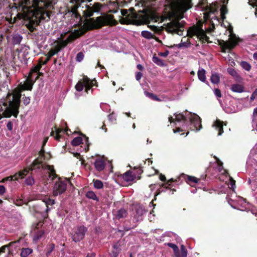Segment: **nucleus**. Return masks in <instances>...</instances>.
Listing matches in <instances>:
<instances>
[{
    "instance_id": "f03ea898",
    "label": "nucleus",
    "mask_w": 257,
    "mask_h": 257,
    "mask_svg": "<svg viewBox=\"0 0 257 257\" xmlns=\"http://www.w3.org/2000/svg\"><path fill=\"white\" fill-rule=\"evenodd\" d=\"M35 81L31 75L28 77L24 84H20L19 88L15 89L12 93L9 92L7 96L8 102H4L3 105L6 106V109L3 112L4 117H10L13 115L17 117L19 113L20 99L22 96L21 92L24 90H31Z\"/></svg>"
},
{
    "instance_id": "2eb2a0df",
    "label": "nucleus",
    "mask_w": 257,
    "mask_h": 257,
    "mask_svg": "<svg viewBox=\"0 0 257 257\" xmlns=\"http://www.w3.org/2000/svg\"><path fill=\"white\" fill-rule=\"evenodd\" d=\"M168 246L173 249L174 253L176 257H187V251L184 245H181L180 251L178 247L174 243H168Z\"/></svg>"
},
{
    "instance_id": "473e14b6",
    "label": "nucleus",
    "mask_w": 257,
    "mask_h": 257,
    "mask_svg": "<svg viewBox=\"0 0 257 257\" xmlns=\"http://www.w3.org/2000/svg\"><path fill=\"white\" fill-rule=\"evenodd\" d=\"M142 36L148 39H155L158 40V38L155 37L152 33L147 31H143L142 32Z\"/></svg>"
},
{
    "instance_id": "09e8293b",
    "label": "nucleus",
    "mask_w": 257,
    "mask_h": 257,
    "mask_svg": "<svg viewBox=\"0 0 257 257\" xmlns=\"http://www.w3.org/2000/svg\"><path fill=\"white\" fill-rule=\"evenodd\" d=\"M213 92H214V94L216 96L217 99L219 101V103L221 104V100L219 99L222 96L221 91L218 88H215L213 90Z\"/></svg>"
},
{
    "instance_id": "79ce46f5",
    "label": "nucleus",
    "mask_w": 257,
    "mask_h": 257,
    "mask_svg": "<svg viewBox=\"0 0 257 257\" xmlns=\"http://www.w3.org/2000/svg\"><path fill=\"white\" fill-rule=\"evenodd\" d=\"M134 170L136 171V172L134 174H136V178L139 180L141 178V175L143 173L142 168L140 166L138 167H135Z\"/></svg>"
},
{
    "instance_id": "393cba45",
    "label": "nucleus",
    "mask_w": 257,
    "mask_h": 257,
    "mask_svg": "<svg viewBox=\"0 0 257 257\" xmlns=\"http://www.w3.org/2000/svg\"><path fill=\"white\" fill-rule=\"evenodd\" d=\"M122 178L126 182H131L136 178V175L135 174H133L131 171L128 170L123 174Z\"/></svg>"
},
{
    "instance_id": "69168bd1",
    "label": "nucleus",
    "mask_w": 257,
    "mask_h": 257,
    "mask_svg": "<svg viewBox=\"0 0 257 257\" xmlns=\"http://www.w3.org/2000/svg\"><path fill=\"white\" fill-rule=\"evenodd\" d=\"M169 51L168 50H166L164 52L159 53V55L162 57H166L169 55Z\"/></svg>"
},
{
    "instance_id": "864d4df0",
    "label": "nucleus",
    "mask_w": 257,
    "mask_h": 257,
    "mask_svg": "<svg viewBox=\"0 0 257 257\" xmlns=\"http://www.w3.org/2000/svg\"><path fill=\"white\" fill-rule=\"evenodd\" d=\"M108 118L109 120L112 123H115L116 119L115 114L112 112L109 115H108Z\"/></svg>"
},
{
    "instance_id": "6ab92c4d",
    "label": "nucleus",
    "mask_w": 257,
    "mask_h": 257,
    "mask_svg": "<svg viewBox=\"0 0 257 257\" xmlns=\"http://www.w3.org/2000/svg\"><path fill=\"white\" fill-rule=\"evenodd\" d=\"M121 251V245L119 241L115 242L108 252L109 257H118Z\"/></svg>"
},
{
    "instance_id": "3c124183",
    "label": "nucleus",
    "mask_w": 257,
    "mask_h": 257,
    "mask_svg": "<svg viewBox=\"0 0 257 257\" xmlns=\"http://www.w3.org/2000/svg\"><path fill=\"white\" fill-rule=\"evenodd\" d=\"M44 234V230H38L36 232L34 239L37 240H39L43 236Z\"/></svg>"
},
{
    "instance_id": "37998d69",
    "label": "nucleus",
    "mask_w": 257,
    "mask_h": 257,
    "mask_svg": "<svg viewBox=\"0 0 257 257\" xmlns=\"http://www.w3.org/2000/svg\"><path fill=\"white\" fill-rule=\"evenodd\" d=\"M210 80L212 83L217 84L220 81V77L218 74L213 73L211 75Z\"/></svg>"
},
{
    "instance_id": "b1692460",
    "label": "nucleus",
    "mask_w": 257,
    "mask_h": 257,
    "mask_svg": "<svg viewBox=\"0 0 257 257\" xmlns=\"http://www.w3.org/2000/svg\"><path fill=\"white\" fill-rule=\"evenodd\" d=\"M78 5L73 6L71 9H67V14H71L72 17H74L76 19H81L80 15L78 12L77 9L78 8Z\"/></svg>"
},
{
    "instance_id": "e433bc0d",
    "label": "nucleus",
    "mask_w": 257,
    "mask_h": 257,
    "mask_svg": "<svg viewBox=\"0 0 257 257\" xmlns=\"http://www.w3.org/2000/svg\"><path fill=\"white\" fill-rule=\"evenodd\" d=\"M41 67V64H37L36 66H34L31 69L29 75H31V77H33V73L39 72L40 70Z\"/></svg>"
},
{
    "instance_id": "ddd939ff",
    "label": "nucleus",
    "mask_w": 257,
    "mask_h": 257,
    "mask_svg": "<svg viewBox=\"0 0 257 257\" xmlns=\"http://www.w3.org/2000/svg\"><path fill=\"white\" fill-rule=\"evenodd\" d=\"M134 9L132 8V11L129 12L126 9H122L121 11V15L125 17L124 20H122L121 24H128L132 23L135 19L138 18V14L134 12Z\"/></svg>"
},
{
    "instance_id": "680f3d73",
    "label": "nucleus",
    "mask_w": 257,
    "mask_h": 257,
    "mask_svg": "<svg viewBox=\"0 0 257 257\" xmlns=\"http://www.w3.org/2000/svg\"><path fill=\"white\" fill-rule=\"evenodd\" d=\"M80 135H82L85 138V141H86V143L87 145H86V146L85 147L84 149L85 152H87L89 150V144H88V137H86L84 135H83L82 133H81Z\"/></svg>"
},
{
    "instance_id": "4c0bfd02",
    "label": "nucleus",
    "mask_w": 257,
    "mask_h": 257,
    "mask_svg": "<svg viewBox=\"0 0 257 257\" xmlns=\"http://www.w3.org/2000/svg\"><path fill=\"white\" fill-rule=\"evenodd\" d=\"M93 183L94 188L97 189H100L103 188V183L99 180L93 179Z\"/></svg>"
},
{
    "instance_id": "13d9d810",
    "label": "nucleus",
    "mask_w": 257,
    "mask_h": 257,
    "mask_svg": "<svg viewBox=\"0 0 257 257\" xmlns=\"http://www.w3.org/2000/svg\"><path fill=\"white\" fill-rule=\"evenodd\" d=\"M239 201H240L241 203L242 208H238V209L241 210H244V209H245L246 204V202L244 201V200L243 199H242V198H239Z\"/></svg>"
},
{
    "instance_id": "9d476101",
    "label": "nucleus",
    "mask_w": 257,
    "mask_h": 257,
    "mask_svg": "<svg viewBox=\"0 0 257 257\" xmlns=\"http://www.w3.org/2000/svg\"><path fill=\"white\" fill-rule=\"evenodd\" d=\"M186 114H188V124L190 125V129L192 131H199L202 127L201 120L199 116L196 113H192L186 111Z\"/></svg>"
},
{
    "instance_id": "bb28decb",
    "label": "nucleus",
    "mask_w": 257,
    "mask_h": 257,
    "mask_svg": "<svg viewBox=\"0 0 257 257\" xmlns=\"http://www.w3.org/2000/svg\"><path fill=\"white\" fill-rule=\"evenodd\" d=\"M60 52V49H56L55 47L54 49L50 50L45 55L47 56L46 60L44 61V64H47L50 60L51 58L55 54Z\"/></svg>"
},
{
    "instance_id": "0eeeda50",
    "label": "nucleus",
    "mask_w": 257,
    "mask_h": 257,
    "mask_svg": "<svg viewBox=\"0 0 257 257\" xmlns=\"http://www.w3.org/2000/svg\"><path fill=\"white\" fill-rule=\"evenodd\" d=\"M96 80L95 79L90 80L87 76L83 75V78L80 79L76 84L75 88L76 90L79 92L83 90L84 87L85 88V91L88 93V91L93 86H96Z\"/></svg>"
},
{
    "instance_id": "c756f323",
    "label": "nucleus",
    "mask_w": 257,
    "mask_h": 257,
    "mask_svg": "<svg viewBox=\"0 0 257 257\" xmlns=\"http://www.w3.org/2000/svg\"><path fill=\"white\" fill-rule=\"evenodd\" d=\"M55 131L56 132V136L55 137V139L57 141H59L60 139L62 138L60 133H67L68 131H70L68 128H67L66 130H63L61 128H57L55 126Z\"/></svg>"
},
{
    "instance_id": "2f4dec72",
    "label": "nucleus",
    "mask_w": 257,
    "mask_h": 257,
    "mask_svg": "<svg viewBox=\"0 0 257 257\" xmlns=\"http://www.w3.org/2000/svg\"><path fill=\"white\" fill-rule=\"evenodd\" d=\"M33 249L31 248H22L21 249L20 256L21 257H27L29 254L33 252Z\"/></svg>"
},
{
    "instance_id": "338daca9",
    "label": "nucleus",
    "mask_w": 257,
    "mask_h": 257,
    "mask_svg": "<svg viewBox=\"0 0 257 257\" xmlns=\"http://www.w3.org/2000/svg\"><path fill=\"white\" fill-rule=\"evenodd\" d=\"M143 76V74L141 72H137L136 74V79L137 80L139 81L142 77Z\"/></svg>"
},
{
    "instance_id": "a18cd8bd",
    "label": "nucleus",
    "mask_w": 257,
    "mask_h": 257,
    "mask_svg": "<svg viewBox=\"0 0 257 257\" xmlns=\"http://www.w3.org/2000/svg\"><path fill=\"white\" fill-rule=\"evenodd\" d=\"M153 61L159 66H164L165 65L163 61L155 55L153 57Z\"/></svg>"
},
{
    "instance_id": "0e129e2a",
    "label": "nucleus",
    "mask_w": 257,
    "mask_h": 257,
    "mask_svg": "<svg viewBox=\"0 0 257 257\" xmlns=\"http://www.w3.org/2000/svg\"><path fill=\"white\" fill-rule=\"evenodd\" d=\"M257 97V89H256L252 93L250 97V101L254 100Z\"/></svg>"
},
{
    "instance_id": "20e7f679",
    "label": "nucleus",
    "mask_w": 257,
    "mask_h": 257,
    "mask_svg": "<svg viewBox=\"0 0 257 257\" xmlns=\"http://www.w3.org/2000/svg\"><path fill=\"white\" fill-rule=\"evenodd\" d=\"M210 33L212 31V28H214L215 25L218 26L225 19V14L227 12L226 7L222 6L221 3L210 4Z\"/></svg>"
},
{
    "instance_id": "bf43d9fd",
    "label": "nucleus",
    "mask_w": 257,
    "mask_h": 257,
    "mask_svg": "<svg viewBox=\"0 0 257 257\" xmlns=\"http://www.w3.org/2000/svg\"><path fill=\"white\" fill-rule=\"evenodd\" d=\"M30 97L24 96L23 97V102L25 105H28L30 103Z\"/></svg>"
},
{
    "instance_id": "c9c22d12",
    "label": "nucleus",
    "mask_w": 257,
    "mask_h": 257,
    "mask_svg": "<svg viewBox=\"0 0 257 257\" xmlns=\"http://www.w3.org/2000/svg\"><path fill=\"white\" fill-rule=\"evenodd\" d=\"M86 197L90 199H92L96 201H99L98 198L97 197L95 193L92 191H89L86 194Z\"/></svg>"
},
{
    "instance_id": "a878e982",
    "label": "nucleus",
    "mask_w": 257,
    "mask_h": 257,
    "mask_svg": "<svg viewBox=\"0 0 257 257\" xmlns=\"http://www.w3.org/2000/svg\"><path fill=\"white\" fill-rule=\"evenodd\" d=\"M227 71V72L233 77L235 81L240 82L242 80V77L232 68H228Z\"/></svg>"
},
{
    "instance_id": "8fccbe9b",
    "label": "nucleus",
    "mask_w": 257,
    "mask_h": 257,
    "mask_svg": "<svg viewBox=\"0 0 257 257\" xmlns=\"http://www.w3.org/2000/svg\"><path fill=\"white\" fill-rule=\"evenodd\" d=\"M225 60L228 63V65L231 67L234 66L235 64L233 59L229 55L226 57H225Z\"/></svg>"
},
{
    "instance_id": "4468645a",
    "label": "nucleus",
    "mask_w": 257,
    "mask_h": 257,
    "mask_svg": "<svg viewBox=\"0 0 257 257\" xmlns=\"http://www.w3.org/2000/svg\"><path fill=\"white\" fill-rule=\"evenodd\" d=\"M30 171H31L29 169V167H26L24 168L23 170L15 173L14 175L10 176L4 178L1 182L2 183H5L6 181H17L20 178H24Z\"/></svg>"
},
{
    "instance_id": "7ed1b4c3",
    "label": "nucleus",
    "mask_w": 257,
    "mask_h": 257,
    "mask_svg": "<svg viewBox=\"0 0 257 257\" xmlns=\"http://www.w3.org/2000/svg\"><path fill=\"white\" fill-rule=\"evenodd\" d=\"M107 20L103 16L97 17L95 19L90 18L84 22L83 28L78 30L70 31L71 34L66 39L68 44L73 42L77 38L90 30L99 29L108 25Z\"/></svg>"
},
{
    "instance_id": "423d86ee",
    "label": "nucleus",
    "mask_w": 257,
    "mask_h": 257,
    "mask_svg": "<svg viewBox=\"0 0 257 257\" xmlns=\"http://www.w3.org/2000/svg\"><path fill=\"white\" fill-rule=\"evenodd\" d=\"M39 157L33 161L30 167H29L31 172V174L34 170L45 168V165L43 164V161L49 160L51 158V154L50 153H45L43 147L39 152Z\"/></svg>"
},
{
    "instance_id": "cd10ccee",
    "label": "nucleus",
    "mask_w": 257,
    "mask_h": 257,
    "mask_svg": "<svg viewBox=\"0 0 257 257\" xmlns=\"http://www.w3.org/2000/svg\"><path fill=\"white\" fill-rule=\"evenodd\" d=\"M94 11L93 10V8H91L89 6H87V9L83 11L84 17L86 18L85 22L86 20L89 19L91 18L90 17L92 16L94 14ZM95 19L94 18H93Z\"/></svg>"
},
{
    "instance_id": "052dcab7",
    "label": "nucleus",
    "mask_w": 257,
    "mask_h": 257,
    "mask_svg": "<svg viewBox=\"0 0 257 257\" xmlns=\"http://www.w3.org/2000/svg\"><path fill=\"white\" fill-rule=\"evenodd\" d=\"M91 8H93L94 12H97L100 9V4L99 3H95Z\"/></svg>"
},
{
    "instance_id": "5fc2aeb1",
    "label": "nucleus",
    "mask_w": 257,
    "mask_h": 257,
    "mask_svg": "<svg viewBox=\"0 0 257 257\" xmlns=\"http://www.w3.org/2000/svg\"><path fill=\"white\" fill-rule=\"evenodd\" d=\"M84 55L82 52L77 53L76 57V60L77 62H81L84 58Z\"/></svg>"
},
{
    "instance_id": "e2e57ef3",
    "label": "nucleus",
    "mask_w": 257,
    "mask_h": 257,
    "mask_svg": "<svg viewBox=\"0 0 257 257\" xmlns=\"http://www.w3.org/2000/svg\"><path fill=\"white\" fill-rule=\"evenodd\" d=\"M255 117H257V107H255L254 109H253V114H252V126L253 127V125L255 123Z\"/></svg>"
},
{
    "instance_id": "72a5a7b5",
    "label": "nucleus",
    "mask_w": 257,
    "mask_h": 257,
    "mask_svg": "<svg viewBox=\"0 0 257 257\" xmlns=\"http://www.w3.org/2000/svg\"><path fill=\"white\" fill-rule=\"evenodd\" d=\"M44 202L45 203V205L47 207V208L46 209L47 213L50 210V208H49V205H53L55 204V201L54 199H50L49 198H46L44 200Z\"/></svg>"
},
{
    "instance_id": "c85d7f7f",
    "label": "nucleus",
    "mask_w": 257,
    "mask_h": 257,
    "mask_svg": "<svg viewBox=\"0 0 257 257\" xmlns=\"http://www.w3.org/2000/svg\"><path fill=\"white\" fill-rule=\"evenodd\" d=\"M230 89L233 92L237 93H241L244 91V87L238 84H234L231 85Z\"/></svg>"
},
{
    "instance_id": "f8f14e48",
    "label": "nucleus",
    "mask_w": 257,
    "mask_h": 257,
    "mask_svg": "<svg viewBox=\"0 0 257 257\" xmlns=\"http://www.w3.org/2000/svg\"><path fill=\"white\" fill-rule=\"evenodd\" d=\"M177 179L171 178L168 180L165 184H162L160 188L155 193V196H157L163 192H167L168 194H173L176 191V189L173 188L174 186L172 183L177 182Z\"/></svg>"
},
{
    "instance_id": "5701e85b",
    "label": "nucleus",
    "mask_w": 257,
    "mask_h": 257,
    "mask_svg": "<svg viewBox=\"0 0 257 257\" xmlns=\"http://www.w3.org/2000/svg\"><path fill=\"white\" fill-rule=\"evenodd\" d=\"M176 118V121L178 122H183V124L185 125L188 124V114H186L185 115L182 113H180L179 114L174 113V114Z\"/></svg>"
},
{
    "instance_id": "f3484780",
    "label": "nucleus",
    "mask_w": 257,
    "mask_h": 257,
    "mask_svg": "<svg viewBox=\"0 0 257 257\" xmlns=\"http://www.w3.org/2000/svg\"><path fill=\"white\" fill-rule=\"evenodd\" d=\"M93 164L96 170L99 172L103 171L106 166V160L103 157H97L96 158Z\"/></svg>"
},
{
    "instance_id": "dca6fc26",
    "label": "nucleus",
    "mask_w": 257,
    "mask_h": 257,
    "mask_svg": "<svg viewBox=\"0 0 257 257\" xmlns=\"http://www.w3.org/2000/svg\"><path fill=\"white\" fill-rule=\"evenodd\" d=\"M239 41V38H237L234 34H230V37L228 41L224 42L222 45L223 51L225 52V50H231L235 46L237 45Z\"/></svg>"
},
{
    "instance_id": "aec40b11",
    "label": "nucleus",
    "mask_w": 257,
    "mask_h": 257,
    "mask_svg": "<svg viewBox=\"0 0 257 257\" xmlns=\"http://www.w3.org/2000/svg\"><path fill=\"white\" fill-rule=\"evenodd\" d=\"M215 162L211 165L210 163V168L211 167L213 168H216L219 172H222V174L225 175L228 174L226 170L223 169L222 163L219 160L218 158L214 156L213 157Z\"/></svg>"
},
{
    "instance_id": "58836bf2",
    "label": "nucleus",
    "mask_w": 257,
    "mask_h": 257,
    "mask_svg": "<svg viewBox=\"0 0 257 257\" xmlns=\"http://www.w3.org/2000/svg\"><path fill=\"white\" fill-rule=\"evenodd\" d=\"M82 138L81 137H77L73 139L71 142V145L73 146H77L82 143Z\"/></svg>"
},
{
    "instance_id": "ea45409f",
    "label": "nucleus",
    "mask_w": 257,
    "mask_h": 257,
    "mask_svg": "<svg viewBox=\"0 0 257 257\" xmlns=\"http://www.w3.org/2000/svg\"><path fill=\"white\" fill-rule=\"evenodd\" d=\"M198 77L200 80L204 82L206 80L205 71L204 69L199 70L198 71Z\"/></svg>"
},
{
    "instance_id": "6e6552de",
    "label": "nucleus",
    "mask_w": 257,
    "mask_h": 257,
    "mask_svg": "<svg viewBox=\"0 0 257 257\" xmlns=\"http://www.w3.org/2000/svg\"><path fill=\"white\" fill-rule=\"evenodd\" d=\"M69 181V180L66 178L63 179L62 178L59 177L53 188L52 193L53 196L56 197L64 193L66 190L67 185Z\"/></svg>"
},
{
    "instance_id": "4be33fe9",
    "label": "nucleus",
    "mask_w": 257,
    "mask_h": 257,
    "mask_svg": "<svg viewBox=\"0 0 257 257\" xmlns=\"http://www.w3.org/2000/svg\"><path fill=\"white\" fill-rule=\"evenodd\" d=\"M43 169L45 168H43ZM45 169L49 171L48 173V177L52 181L54 180L55 179H58V178L60 177L58 175H57L56 170H55L53 166L47 165Z\"/></svg>"
},
{
    "instance_id": "1a4fd4ad",
    "label": "nucleus",
    "mask_w": 257,
    "mask_h": 257,
    "mask_svg": "<svg viewBox=\"0 0 257 257\" xmlns=\"http://www.w3.org/2000/svg\"><path fill=\"white\" fill-rule=\"evenodd\" d=\"M167 31L172 34H177L180 36L183 35L184 24L179 20H174L167 24Z\"/></svg>"
},
{
    "instance_id": "f704fd0d",
    "label": "nucleus",
    "mask_w": 257,
    "mask_h": 257,
    "mask_svg": "<svg viewBox=\"0 0 257 257\" xmlns=\"http://www.w3.org/2000/svg\"><path fill=\"white\" fill-rule=\"evenodd\" d=\"M68 44V42L66 40H60L58 42V45H56L55 47L56 49H60V51L65 47L67 46Z\"/></svg>"
},
{
    "instance_id": "c03bdc74",
    "label": "nucleus",
    "mask_w": 257,
    "mask_h": 257,
    "mask_svg": "<svg viewBox=\"0 0 257 257\" xmlns=\"http://www.w3.org/2000/svg\"><path fill=\"white\" fill-rule=\"evenodd\" d=\"M54 248H55V244L53 243H50V244H49L47 246V251H46V255L47 256H49L51 252L53 251V250L54 249Z\"/></svg>"
},
{
    "instance_id": "603ef678",
    "label": "nucleus",
    "mask_w": 257,
    "mask_h": 257,
    "mask_svg": "<svg viewBox=\"0 0 257 257\" xmlns=\"http://www.w3.org/2000/svg\"><path fill=\"white\" fill-rule=\"evenodd\" d=\"M25 183L27 185L32 186L35 183V180L34 178L31 176L27 178L25 180Z\"/></svg>"
},
{
    "instance_id": "412c9836",
    "label": "nucleus",
    "mask_w": 257,
    "mask_h": 257,
    "mask_svg": "<svg viewBox=\"0 0 257 257\" xmlns=\"http://www.w3.org/2000/svg\"><path fill=\"white\" fill-rule=\"evenodd\" d=\"M223 121L218 119H216L212 124V128L218 131L217 136H221L223 133Z\"/></svg>"
},
{
    "instance_id": "774afa93",
    "label": "nucleus",
    "mask_w": 257,
    "mask_h": 257,
    "mask_svg": "<svg viewBox=\"0 0 257 257\" xmlns=\"http://www.w3.org/2000/svg\"><path fill=\"white\" fill-rule=\"evenodd\" d=\"M6 192V188L4 186L0 185V195H3Z\"/></svg>"
},
{
    "instance_id": "9b49d317",
    "label": "nucleus",
    "mask_w": 257,
    "mask_h": 257,
    "mask_svg": "<svg viewBox=\"0 0 257 257\" xmlns=\"http://www.w3.org/2000/svg\"><path fill=\"white\" fill-rule=\"evenodd\" d=\"M87 230V228L84 225L77 226L74 228L73 232L71 234L73 241L78 242L83 240Z\"/></svg>"
},
{
    "instance_id": "f257e3e1",
    "label": "nucleus",
    "mask_w": 257,
    "mask_h": 257,
    "mask_svg": "<svg viewBox=\"0 0 257 257\" xmlns=\"http://www.w3.org/2000/svg\"><path fill=\"white\" fill-rule=\"evenodd\" d=\"M22 9L26 17L29 19V30L33 32L36 29L33 25L38 26L41 21H49L54 5L53 0H24Z\"/></svg>"
},
{
    "instance_id": "49530a36",
    "label": "nucleus",
    "mask_w": 257,
    "mask_h": 257,
    "mask_svg": "<svg viewBox=\"0 0 257 257\" xmlns=\"http://www.w3.org/2000/svg\"><path fill=\"white\" fill-rule=\"evenodd\" d=\"M228 185V188L230 189H231L233 191H234V189L235 188V181L230 176H229V183Z\"/></svg>"
},
{
    "instance_id": "39448f33",
    "label": "nucleus",
    "mask_w": 257,
    "mask_h": 257,
    "mask_svg": "<svg viewBox=\"0 0 257 257\" xmlns=\"http://www.w3.org/2000/svg\"><path fill=\"white\" fill-rule=\"evenodd\" d=\"M203 24L204 22L202 20L198 21L195 25H193L188 29L187 33L188 36L191 37L196 36L202 43L205 42L208 43L209 37L207 36L206 33H209V28L205 27L204 29Z\"/></svg>"
},
{
    "instance_id": "a19ab883",
    "label": "nucleus",
    "mask_w": 257,
    "mask_h": 257,
    "mask_svg": "<svg viewBox=\"0 0 257 257\" xmlns=\"http://www.w3.org/2000/svg\"><path fill=\"white\" fill-rule=\"evenodd\" d=\"M22 40V37L18 34L15 35L12 38V42L13 44H19Z\"/></svg>"
},
{
    "instance_id": "7c9ffc66",
    "label": "nucleus",
    "mask_w": 257,
    "mask_h": 257,
    "mask_svg": "<svg viewBox=\"0 0 257 257\" xmlns=\"http://www.w3.org/2000/svg\"><path fill=\"white\" fill-rule=\"evenodd\" d=\"M127 211L123 208H121L117 211V213L116 214V218L118 219L124 218L127 216Z\"/></svg>"
},
{
    "instance_id": "de8ad7c7",
    "label": "nucleus",
    "mask_w": 257,
    "mask_h": 257,
    "mask_svg": "<svg viewBox=\"0 0 257 257\" xmlns=\"http://www.w3.org/2000/svg\"><path fill=\"white\" fill-rule=\"evenodd\" d=\"M240 65L246 71H249L251 69V65L247 62L241 61Z\"/></svg>"
},
{
    "instance_id": "6e6d98bb",
    "label": "nucleus",
    "mask_w": 257,
    "mask_h": 257,
    "mask_svg": "<svg viewBox=\"0 0 257 257\" xmlns=\"http://www.w3.org/2000/svg\"><path fill=\"white\" fill-rule=\"evenodd\" d=\"M146 95L150 97V98L154 100L159 101L160 100L159 98L155 95H154L153 93H150V92H146Z\"/></svg>"
},
{
    "instance_id": "4d7b16f0",
    "label": "nucleus",
    "mask_w": 257,
    "mask_h": 257,
    "mask_svg": "<svg viewBox=\"0 0 257 257\" xmlns=\"http://www.w3.org/2000/svg\"><path fill=\"white\" fill-rule=\"evenodd\" d=\"M185 124H183L182 127H176L175 129H173V132L174 133H179L183 131H184V125Z\"/></svg>"
},
{
    "instance_id": "a211bd4d",
    "label": "nucleus",
    "mask_w": 257,
    "mask_h": 257,
    "mask_svg": "<svg viewBox=\"0 0 257 257\" xmlns=\"http://www.w3.org/2000/svg\"><path fill=\"white\" fill-rule=\"evenodd\" d=\"M182 178L184 179L185 182L191 186H194L195 184H197L199 179L194 176H189L185 174H182L178 178L180 180Z\"/></svg>"
}]
</instances>
